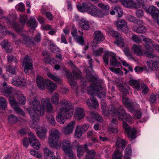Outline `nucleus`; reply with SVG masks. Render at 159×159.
<instances>
[{"instance_id":"1","label":"nucleus","mask_w":159,"mask_h":159,"mask_svg":"<svg viewBox=\"0 0 159 159\" xmlns=\"http://www.w3.org/2000/svg\"><path fill=\"white\" fill-rule=\"evenodd\" d=\"M87 79L89 82L93 83L88 87L87 92L88 94L97 95L100 98L104 97L105 96V89L101 86L102 80L92 75L88 76Z\"/></svg>"},{"instance_id":"2","label":"nucleus","mask_w":159,"mask_h":159,"mask_svg":"<svg viewBox=\"0 0 159 159\" xmlns=\"http://www.w3.org/2000/svg\"><path fill=\"white\" fill-rule=\"evenodd\" d=\"M59 104L61 107L60 110L61 115H57L56 119L58 122L63 124L65 120L62 115L66 119H68L72 117L73 115L74 106L70 102L65 99L61 100Z\"/></svg>"},{"instance_id":"3","label":"nucleus","mask_w":159,"mask_h":159,"mask_svg":"<svg viewBox=\"0 0 159 159\" xmlns=\"http://www.w3.org/2000/svg\"><path fill=\"white\" fill-rule=\"evenodd\" d=\"M29 104L33 107L27 109L31 118L34 121H39V116H43L44 114V107L40 105L39 100L35 96L29 102Z\"/></svg>"},{"instance_id":"4","label":"nucleus","mask_w":159,"mask_h":159,"mask_svg":"<svg viewBox=\"0 0 159 159\" xmlns=\"http://www.w3.org/2000/svg\"><path fill=\"white\" fill-rule=\"evenodd\" d=\"M61 134L57 130H51L50 132L48 143L50 146L57 150H60L61 143L59 140Z\"/></svg>"},{"instance_id":"5","label":"nucleus","mask_w":159,"mask_h":159,"mask_svg":"<svg viewBox=\"0 0 159 159\" xmlns=\"http://www.w3.org/2000/svg\"><path fill=\"white\" fill-rule=\"evenodd\" d=\"M66 73V76L69 78V82L71 85H75V80H77L81 77V72L79 70L73 71V74H72L69 72L68 70L65 71Z\"/></svg>"},{"instance_id":"6","label":"nucleus","mask_w":159,"mask_h":159,"mask_svg":"<svg viewBox=\"0 0 159 159\" xmlns=\"http://www.w3.org/2000/svg\"><path fill=\"white\" fill-rule=\"evenodd\" d=\"M117 117L119 120H122L124 119L126 121L129 122L132 119V117L129 114H128L123 107H119L117 109Z\"/></svg>"},{"instance_id":"7","label":"nucleus","mask_w":159,"mask_h":159,"mask_svg":"<svg viewBox=\"0 0 159 159\" xmlns=\"http://www.w3.org/2000/svg\"><path fill=\"white\" fill-rule=\"evenodd\" d=\"M125 132L127 133L128 138L132 140L136 138V131L135 128L131 129L130 127L125 122L123 123Z\"/></svg>"},{"instance_id":"8","label":"nucleus","mask_w":159,"mask_h":159,"mask_svg":"<svg viewBox=\"0 0 159 159\" xmlns=\"http://www.w3.org/2000/svg\"><path fill=\"white\" fill-rule=\"evenodd\" d=\"M145 50L143 51V55L149 58H153L156 57V55L154 53V50L150 45L146 43H144Z\"/></svg>"},{"instance_id":"9","label":"nucleus","mask_w":159,"mask_h":159,"mask_svg":"<svg viewBox=\"0 0 159 159\" xmlns=\"http://www.w3.org/2000/svg\"><path fill=\"white\" fill-rule=\"evenodd\" d=\"M89 127L88 124H85L82 125H77L76 127L75 133V136L76 138H80L82 134L86 131Z\"/></svg>"},{"instance_id":"10","label":"nucleus","mask_w":159,"mask_h":159,"mask_svg":"<svg viewBox=\"0 0 159 159\" xmlns=\"http://www.w3.org/2000/svg\"><path fill=\"white\" fill-rule=\"evenodd\" d=\"M116 25L117 29L119 31L127 33L129 30L127 22L123 20L119 19L117 20L116 23Z\"/></svg>"},{"instance_id":"11","label":"nucleus","mask_w":159,"mask_h":159,"mask_svg":"<svg viewBox=\"0 0 159 159\" xmlns=\"http://www.w3.org/2000/svg\"><path fill=\"white\" fill-rule=\"evenodd\" d=\"M32 61L30 57L28 56H26L25 57L23 63L24 67V72L27 73L30 70L33 69V65L32 63Z\"/></svg>"},{"instance_id":"12","label":"nucleus","mask_w":159,"mask_h":159,"mask_svg":"<svg viewBox=\"0 0 159 159\" xmlns=\"http://www.w3.org/2000/svg\"><path fill=\"white\" fill-rule=\"evenodd\" d=\"M147 12L152 16L153 18L156 19V22L159 25V11L156 7L151 6L146 10Z\"/></svg>"},{"instance_id":"13","label":"nucleus","mask_w":159,"mask_h":159,"mask_svg":"<svg viewBox=\"0 0 159 159\" xmlns=\"http://www.w3.org/2000/svg\"><path fill=\"white\" fill-rule=\"evenodd\" d=\"M62 149L66 155L72 152L71 142L67 140H64L62 142Z\"/></svg>"},{"instance_id":"14","label":"nucleus","mask_w":159,"mask_h":159,"mask_svg":"<svg viewBox=\"0 0 159 159\" xmlns=\"http://www.w3.org/2000/svg\"><path fill=\"white\" fill-rule=\"evenodd\" d=\"M12 83L17 87H23L26 85L25 79L20 76L14 77L13 79Z\"/></svg>"},{"instance_id":"15","label":"nucleus","mask_w":159,"mask_h":159,"mask_svg":"<svg viewBox=\"0 0 159 159\" xmlns=\"http://www.w3.org/2000/svg\"><path fill=\"white\" fill-rule=\"evenodd\" d=\"M104 39V36L101 31L97 30L94 32L93 43H100Z\"/></svg>"},{"instance_id":"16","label":"nucleus","mask_w":159,"mask_h":159,"mask_svg":"<svg viewBox=\"0 0 159 159\" xmlns=\"http://www.w3.org/2000/svg\"><path fill=\"white\" fill-rule=\"evenodd\" d=\"M29 143L31 146L37 150H38L39 148L40 145L38 140H37L34 134L32 133H30L29 134Z\"/></svg>"},{"instance_id":"17","label":"nucleus","mask_w":159,"mask_h":159,"mask_svg":"<svg viewBox=\"0 0 159 159\" xmlns=\"http://www.w3.org/2000/svg\"><path fill=\"white\" fill-rule=\"evenodd\" d=\"M75 121L70 122L66 126L63 128V133L66 135L71 134L75 128Z\"/></svg>"},{"instance_id":"18","label":"nucleus","mask_w":159,"mask_h":159,"mask_svg":"<svg viewBox=\"0 0 159 159\" xmlns=\"http://www.w3.org/2000/svg\"><path fill=\"white\" fill-rule=\"evenodd\" d=\"M41 103L44 108L46 107V111L49 113H51L53 111V107L52 104L50 102V99L49 98L43 99L42 98L41 100Z\"/></svg>"},{"instance_id":"19","label":"nucleus","mask_w":159,"mask_h":159,"mask_svg":"<svg viewBox=\"0 0 159 159\" xmlns=\"http://www.w3.org/2000/svg\"><path fill=\"white\" fill-rule=\"evenodd\" d=\"M91 95L92 97L90 98V99L88 100L87 104L90 108L95 109L98 107V104L97 100L95 99L94 96H97L98 97V96L93 94Z\"/></svg>"},{"instance_id":"20","label":"nucleus","mask_w":159,"mask_h":159,"mask_svg":"<svg viewBox=\"0 0 159 159\" xmlns=\"http://www.w3.org/2000/svg\"><path fill=\"white\" fill-rule=\"evenodd\" d=\"M20 40L23 43L27 46H33L36 45L35 42H34L29 36H23L21 38Z\"/></svg>"},{"instance_id":"21","label":"nucleus","mask_w":159,"mask_h":159,"mask_svg":"<svg viewBox=\"0 0 159 159\" xmlns=\"http://www.w3.org/2000/svg\"><path fill=\"white\" fill-rule=\"evenodd\" d=\"M13 89L11 87H7V83L4 82L0 88V90L5 93L6 96H8L11 94Z\"/></svg>"},{"instance_id":"22","label":"nucleus","mask_w":159,"mask_h":159,"mask_svg":"<svg viewBox=\"0 0 159 159\" xmlns=\"http://www.w3.org/2000/svg\"><path fill=\"white\" fill-rule=\"evenodd\" d=\"M46 80H44L43 77L40 76H37L36 81L37 86L40 89L42 90L44 89Z\"/></svg>"},{"instance_id":"23","label":"nucleus","mask_w":159,"mask_h":159,"mask_svg":"<svg viewBox=\"0 0 159 159\" xmlns=\"http://www.w3.org/2000/svg\"><path fill=\"white\" fill-rule=\"evenodd\" d=\"M83 109L81 108H77L75 110V116L76 119L79 120L83 119L84 116Z\"/></svg>"},{"instance_id":"24","label":"nucleus","mask_w":159,"mask_h":159,"mask_svg":"<svg viewBox=\"0 0 159 159\" xmlns=\"http://www.w3.org/2000/svg\"><path fill=\"white\" fill-rule=\"evenodd\" d=\"M15 94L17 95L18 104H20L22 105L25 104V103L26 98L24 96L22 95L21 92L20 91H17L16 92Z\"/></svg>"},{"instance_id":"25","label":"nucleus","mask_w":159,"mask_h":159,"mask_svg":"<svg viewBox=\"0 0 159 159\" xmlns=\"http://www.w3.org/2000/svg\"><path fill=\"white\" fill-rule=\"evenodd\" d=\"M44 159H56L54 153L48 148L44 150Z\"/></svg>"},{"instance_id":"26","label":"nucleus","mask_w":159,"mask_h":159,"mask_svg":"<svg viewBox=\"0 0 159 159\" xmlns=\"http://www.w3.org/2000/svg\"><path fill=\"white\" fill-rule=\"evenodd\" d=\"M27 25L30 27L31 29L34 30L38 25V23L35 21L34 17H31L27 21Z\"/></svg>"},{"instance_id":"27","label":"nucleus","mask_w":159,"mask_h":159,"mask_svg":"<svg viewBox=\"0 0 159 159\" xmlns=\"http://www.w3.org/2000/svg\"><path fill=\"white\" fill-rule=\"evenodd\" d=\"M125 141L124 139H118L116 141V145L118 149L124 150L125 146Z\"/></svg>"},{"instance_id":"28","label":"nucleus","mask_w":159,"mask_h":159,"mask_svg":"<svg viewBox=\"0 0 159 159\" xmlns=\"http://www.w3.org/2000/svg\"><path fill=\"white\" fill-rule=\"evenodd\" d=\"M47 130L45 128H38L36 130V134L39 138L41 139H43L46 136Z\"/></svg>"},{"instance_id":"29","label":"nucleus","mask_w":159,"mask_h":159,"mask_svg":"<svg viewBox=\"0 0 159 159\" xmlns=\"http://www.w3.org/2000/svg\"><path fill=\"white\" fill-rule=\"evenodd\" d=\"M45 85L51 92H53L56 88V84L49 80H46Z\"/></svg>"},{"instance_id":"30","label":"nucleus","mask_w":159,"mask_h":159,"mask_svg":"<svg viewBox=\"0 0 159 159\" xmlns=\"http://www.w3.org/2000/svg\"><path fill=\"white\" fill-rule=\"evenodd\" d=\"M144 0H136L135 2L132 0L131 8H140L144 5Z\"/></svg>"},{"instance_id":"31","label":"nucleus","mask_w":159,"mask_h":159,"mask_svg":"<svg viewBox=\"0 0 159 159\" xmlns=\"http://www.w3.org/2000/svg\"><path fill=\"white\" fill-rule=\"evenodd\" d=\"M90 114L93 118L95 119L99 122L102 123L103 121V119L102 117L98 114L95 112V111H92L90 112Z\"/></svg>"},{"instance_id":"32","label":"nucleus","mask_w":159,"mask_h":159,"mask_svg":"<svg viewBox=\"0 0 159 159\" xmlns=\"http://www.w3.org/2000/svg\"><path fill=\"white\" fill-rule=\"evenodd\" d=\"M9 102L11 106L13 108L14 110L16 108L19 107V105L18 102H16L15 98L12 96H10L9 98Z\"/></svg>"},{"instance_id":"33","label":"nucleus","mask_w":159,"mask_h":159,"mask_svg":"<svg viewBox=\"0 0 159 159\" xmlns=\"http://www.w3.org/2000/svg\"><path fill=\"white\" fill-rule=\"evenodd\" d=\"M110 63L113 66H119V65L121 64L120 62L117 61L115 54L111 57Z\"/></svg>"},{"instance_id":"34","label":"nucleus","mask_w":159,"mask_h":159,"mask_svg":"<svg viewBox=\"0 0 159 159\" xmlns=\"http://www.w3.org/2000/svg\"><path fill=\"white\" fill-rule=\"evenodd\" d=\"M129 83L131 86H133L137 90H139L140 89V84L138 81L132 79L129 81Z\"/></svg>"},{"instance_id":"35","label":"nucleus","mask_w":159,"mask_h":159,"mask_svg":"<svg viewBox=\"0 0 159 159\" xmlns=\"http://www.w3.org/2000/svg\"><path fill=\"white\" fill-rule=\"evenodd\" d=\"M13 26L15 30L17 32L22 30L24 26L23 24L20 23V22H17L16 23H13Z\"/></svg>"},{"instance_id":"36","label":"nucleus","mask_w":159,"mask_h":159,"mask_svg":"<svg viewBox=\"0 0 159 159\" xmlns=\"http://www.w3.org/2000/svg\"><path fill=\"white\" fill-rule=\"evenodd\" d=\"M132 49L135 54L139 55H143V52H142L141 48L140 46L134 45Z\"/></svg>"},{"instance_id":"37","label":"nucleus","mask_w":159,"mask_h":159,"mask_svg":"<svg viewBox=\"0 0 159 159\" xmlns=\"http://www.w3.org/2000/svg\"><path fill=\"white\" fill-rule=\"evenodd\" d=\"M107 112L108 115L112 116H114L117 113V110H116L115 109V108L112 105H111L109 106Z\"/></svg>"},{"instance_id":"38","label":"nucleus","mask_w":159,"mask_h":159,"mask_svg":"<svg viewBox=\"0 0 159 159\" xmlns=\"http://www.w3.org/2000/svg\"><path fill=\"white\" fill-rule=\"evenodd\" d=\"M80 24L81 27L84 30H88L89 28V22L87 21L84 20H81Z\"/></svg>"},{"instance_id":"39","label":"nucleus","mask_w":159,"mask_h":159,"mask_svg":"<svg viewBox=\"0 0 159 159\" xmlns=\"http://www.w3.org/2000/svg\"><path fill=\"white\" fill-rule=\"evenodd\" d=\"M112 159H121L122 152L118 150H115L112 155Z\"/></svg>"},{"instance_id":"40","label":"nucleus","mask_w":159,"mask_h":159,"mask_svg":"<svg viewBox=\"0 0 159 159\" xmlns=\"http://www.w3.org/2000/svg\"><path fill=\"white\" fill-rule=\"evenodd\" d=\"M155 57L156 61L152 63L151 70H156L159 68V57H157L156 55Z\"/></svg>"},{"instance_id":"41","label":"nucleus","mask_w":159,"mask_h":159,"mask_svg":"<svg viewBox=\"0 0 159 159\" xmlns=\"http://www.w3.org/2000/svg\"><path fill=\"white\" fill-rule=\"evenodd\" d=\"M48 76L51 79L55 81L59 84H61V80L58 76H56L50 73H47Z\"/></svg>"},{"instance_id":"42","label":"nucleus","mask_w":159,"mask_h":159,"mask_svg":"<svg viewBox=\"0 0 159 159\" xmlns=\"http://www.w3.org/2000/svg\"><path fill=\"white\" fill-rule=\"evenodd\" d=\"M95 14L96 15H95V16L102 17H103L104 16L108 14V12L104 11V10H101L98 8Z\"/></svg>"},{"instance_id":"43","label":"nucleus","mask_w":159,"mask_h":159,"mask_svg":"<svg viewBox=\"0 0 159 159\" xmlns=\"http://www.w3.org/2000/svg\"><path fill=\"white\" fill-rule=\"evenodd\" d=\"M98 8L90 3V7L88 10V13L94 16Z\"/></svg>"},{"instance_id":"44","label":"nucleus","mask_w":159,"mask_h":159,"mask_svg":"<svg viewBox=\"0 0 159 159\" xmlns=\"http://www.w3.org/2000/svg\"><path fill=\"white\" fill-rule=\"evenodd\" d=\"M7 103L6 99L2 97H0V109H5L7 107Z\"/></svg>"},{"instance_id":"45","label":"nucleus","mask_w":159,"mask_h":159,"mask_svg":"<svg viewBox=\"0 0 159 159\" xmlns=\"http://www.w3.org/2000/svg\"><path fill=\"white\" fill-rule=\"evenodd\" d=\"M96 155V153L95 151L92 149L86 153V159H92Z\"/></svg>"},{"instance_id":"46","label":"nucleus","mask_w":159,"mask_h":159,"mask_svg":"<svg viewBox=\"0 0 159 159\" xmlns=\"http://www.w3.org/2000/svg\"><path fill=\"white\" fill-rule=\"evenodd\" d=\"M48 112V113L46 115V117L48 120L49 123L52 125H55L56 124L54 118L52 115Z\"/></svg>"},{"instance_id":"47","label":"nucleus","mask_w":159,"mask_h":159,"mask_svg":"<svg viewBox=\"0 0 159 159\" xmlns=\"http://www.w3.org/2000/svg\"><path fill=\"white\" fill-rule=\"evenodd\" d=\"M136 103L134 102H132L126 107L127 110L131 113H134L136 111Z\"/></svg>"},{"instance_id":"48","label":"nucleus","mask_w":159,"mask_h":159,"mask_svg":"<svg viewBox=\"0 0 159 159\" xmlns=\"http://www.w3.org/2000/svg\"><path fill=\"white\" fill-rule=\"evenodd\" d=\"M8 120L10 123L14 124L17 122L18 119L13 114H11L8 116Z\"/></svg>"},{"instance_id":"49","label":"nucleus","mask_w":159,"mask_h":159,"mask_svg":"<svg viewBox=\"0 0 159 159\" xmlns=\"http://www.w3.org/2000/svg\"><path fill=\"white\" fill-rule=\"evenodd\" d=\"M122 98L123 103L125 107H128V105L132 102L130 99L125 96H122Z\"/></svg>"},{"instance_id":"50","label":"nucleus","mask_w":159,"mask_h":159,"mask_svg":"<svg viewBox=\"0 0 159 159\" xmlns=\"http://www.w3.org/2000/svg\"><path fill=\"white\" fill-rule=\"evenodd\" d=\"M17 67L16 66H9L7 67V70L10 73L14 75L16 74Z\"/></svg>"},{"instance_id":"51","label":"nucleus","mask_w":159,"mask_h":159,"mask_svg":"<svg viewBox=\"0 0 159 159\" xmlns=\"http://www.w3.org/2000/svg\"><path fill=\"white\" fill-rule=\"evenodd\" d=\"M84 153V150L83 148V147L81 145L80 147L77 148V156L78 157H80L82 156Z\"/></svg>"},{"instance_id":"52","label":"nucleus","mask_w":159,"mask_h":159,"mask_svg":"<svg viewBox=\"0 0 159 159\" xmlns=\"http://www.w3.org/2000/svg\"><path fill=\"white\" fill-rule=\"evenodd\" d=\"M145 27L143 25L139 26L134 29V31L137 33L143 34L146 32Z\"/></svg>"},{"instance_id":"53","label":"nucleus","mask_w":159,"mask_h":159,"mask_svg":"<svg viewBox=\"0 0 159 159\" xmlns=\"http://www.w3.org/2000/svg\"><path fill=\"white\" fill-rule=\"evenodd\" d=\"M132 0H122L121 3L125 7L131 8Z\"/></svg>"},{"instance_id":"54","label":"nucleus","mask_w":159,"mask_h":159,"mask_svg":"<svg viewBox=\"0 0 159 159\" xmlns=\"http://www.w3.org/2000/svg\"><path fill=\"white\" fill-rule=\"evenodd\" d=\"M52 103L55 105L57 104L59 102V97L57 94L56 93L51 98Z\"/></svg>"},{"instance_id":"55","label":"nucleus","mask_w":159,"mask_h":159,"mask_svg":"<svg viewBox=\"0 0 159 159\" xmlns=\"http://www.w3.org/2000/svg\"><path fill=\"white\" fill-rule=\"evenodd\" d=\"M116 43L118 46H120L121 47H124V42L123 39L121 38L120 35L116 39Z\"/></svg>"},{"instance_id":"56","label":"nucleus","mask_w":159,"mask_h":159,"mask_svg":"<svg viewBox=\"0 0 159 159\" xmlns=\"http://www.w3.org/2000/svg\"><path fill=\"white\" fill-rule=\"evenodd\" d=\"M89 64L90 67H88L86 70V72L87 73L86 76L87 79L88 76L92 75V73L93 72V69L92 68V63L89 62Z\"/></svg>"},{"instance_id":"57","label":"nucleus","mask_w":159,"mask_h":159,"mask_svg":"<svg viewBox=\"0 0 159 159\" xmlns=\"http://www.w3.org/2000/svg\"><path fill=\"white\" fill-rule=\"evenodd\" d=\"M117 126H116V127L110 125L109 128V132L110 133H117L118 132V130L117 129Z\"/></svg>"},{"instance_id":"58","label":"nucleus","mask_w":159,"mask_h":159,"mask_svg":"<svg viewBox=\"0 0 159 159\" xmlns=\"http://www.w3.org/2000/svg\"><path fill=\"white\" fill-rule=\"evenodd\" d=\"M41 39V35L40 34H38L34 37L33 40L35 42L36 45L39 43L40 42Z\"/></svg>"},{"instance_id":"59","label":"nucleus","mask_w":159,"mask_h":159,"mask_svg":"<svg viewBox=\"0 0 159 159\" xmlns=\"http://www.w3.org/2000/svg\"><path fill=\"white\" fill-rule=\"evenodd\" d=\"M27 19L28 18L27 16H21L20 20L18 22H20V23L21 24H23L24 26L25 22L27 20Z\"/></svg>"},{"instance_id":"60","label":"nucleus","mask_w":159,"mask_h":159,"mask_svg":"<svg viewBox=\"0 0 159 159\" xmlns=\"http://www.w3.org/2000/svg\"><path fill=\"white\" fill-rule=\"evenodd\" d=\"M114 9L118 14L119 17H120L122 16L123 14V10L121 8L119 7H115Z\"/></svg>"},{"instance_id":"61","label":"nucleus","mask_w":159,"mask_h":159,"mask_svg":"<svg viewBox=\"0 0 159 159\" xmlns=\"http://www.w3.org/2000/svg\"><path fill=\"white\" fill-rule=\"evenodd\" d=\"M87 6L84 5V3L82 4H79L77 6V7L78 10L82 12H84V7H87Z\"/></svg>"},{"instance_id":"62","label":"nucleus","mask_w":159,"mask_h":159,"mask_svg":"<svg viewBox=\"0 0 159 159\" xmlns=\"http://www.w3.org/2000/svg\"><path fill=\"white\" fill-rule=\"evenodd\" d=\"M132 38L133 40L137 43H139L142 41L141 38L139 37H137V36L135 34H133L132 35Z\"/></svg>"},{"instance_id":"63","label":"nucleus","mask_w":159,"mask_h":159,"mask_svg":"<svg viewBox=\"0 0 159 159\" xmlns=\"http://www.w3.org/2000/svg\"><path fill=\"white\" fill-rule=\"evenodd\" d=\"M127 19L130 22H133L134 23L136 22L137 18L134 16L130 15L126 17Z\"/></svg>"},{"instance_id":"64","label":"nucleus","mask_w":159,"mask_h":159,"mask_svg":"<svg viewBox=\"0 0 159 159\" xmlns=\"http://www.w3.org/2000/svg\"><path fill=\"white\" fill-rule=\"evenodd\" d=\"M141 87L143 93L144 94L147 93L148 91V88L147 87V85L143 83L141 84Z\"/></svg>"}]
</instances>
